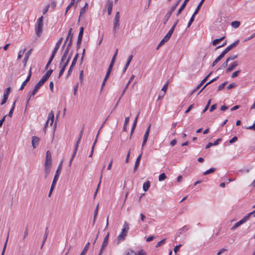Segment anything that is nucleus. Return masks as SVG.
Segmentation results:
<instances>
[{"mask_svg":"<svg viewBox=\"0 0 255 255\" xmlns=\"http://www.w3.org/2000/svg\"><path fill=\"white\" fill-rule=\"evenodd\" d=\"M63 161V160H61V162L60 163V164L58 167V168L56 170L55 174L53 180L52 181V184L51 186L50 190V191L49 193V195H48L49 197H50L51 196V194L53 189H54L55 185L56 184V183L59 179L60 174L62 170V166Z\"/></svg>","mask_w":255,"mask_h":255,"instance_id":"1","label":"nucleus"},{"mask_svg":"<svg viewBox=\"0 0 255 255\" xmlns=\"http://www.w3.org/2000/svg\"><path fill=\"white\" fill-rule=\"evenodd\" d=\"M120 12L118 11L116 12L113 23V32L115 36H116L118 33V31L120 29Z\"/></svg>","mask_w":255,"mask_h":255,"instance_id":"2","label":"nucleus"},{"mask_svg":"<svg viewBox=\"0 0 255 255\" xmlns=\"http://www.w3.org/2000/svg\"><path fill=\"white\" fill-rule=\"evenodd\" d=\"M44 83H45V82H44L42 79H40L39 80V81L37 83V84L36 85V86H35L32 92H29V97L28 99V100H27L26 108L28 106V105L29 104V102L31 99V97L32 96H34L36 94V93H37L38 90L40 89L41 86H42L44 84Z\"/></svg>","mask_w":255,"mask_h":255,"instance_id":"3","label":"nucleus"},{"mask_svg":"<svg viewBox=\"0 0 255 255\" xmlns=\"http://www.w3.org/2000/svg\"><path fill=\"white\" fill-rule=\"evenodd\" d=\"M173 31H172V29H170L166 35L164 37V38L161 40L159 44L157 47V49H158L160 46L164 44L165 42H167L169 39L170 38L172 34H173Z\"/></svg>","mask_w":255,"mask_h":255,"instance_id":"4","label":"nucleus"},{"mask_svg":"<svg viewBox=\"0 0 255 255\" xmlns=\"http://www.w3.org/2000/svg\"><path fill=\"white\" fill-rule=\"evenodd\" d=\"M78 57H79V54L78 53H77L75 55V57H74V58L72 60V63L70 65V67L68 71L67 75V77H68L69 75H71V73L72 72L73 68L76 63V62H77Z\"/></svg>","mask_w":255,"mask_h":255,"instance_id":"5","label":"nucleus"},{"mask_svg":"<svg viewBox=\"0 0 255 255\" xmlns=\"http://www.w3.org/2000/svg\"><path fill=\"white\" fill-rule=\"evenodd\" d=\"M44 165H48V166L52 165V157H51V153L49 150H47L46 153V158H45Z\"/></svg>","mask_w":255,"mask_h":255,"instance_id":"6","label":"nucleus"},{"mask_svg":"<svg viewBox=\"0 0 255 255\" xmlns=\"http://www.w3.org/2000/svg\"><path fill=\"white\" fill-rule=\"evenodd\" d=\"M109 236L110 233H108L106 236L105 237L99 255H101L103 252V250L107 247L109 241Z\"/></svg>","mask_w":255,"mask_h":255,"instance_id":"7","label":"nucleus"},{"mask_svg":"<svg viewBox=\"0 0 255 255\" xmlns=\"http://www.w3.org/2000/svg\"><path fill=\"white\" fill-rule=\"evenodd\" d=\"M10 92V87L7 88L4 90L3 95V99L0 103L1 105H3L4 104H5L6 102L7 99H8V94H9Z\"/></svg>","mask_w":255,"mask_h":255,"instance_id":"8","label":"nucleus"},{"mask_svg":"<svg viewBox=\"0 0 255 255\" xmlns=\"http://www.w3.org/2000/svg\"><path fill=\"white\" fill-rule=\"evenodd\" d=\"M72 31V28H70L69 30L68 34L66 38V41H68V40H69V43L68 44V45H69V46H71L72 45V39L74 34Z\"/></svg>","mask_w":255,"mask_h":255,"instance_id":"9","label":"nucleus"},{"mask_svg":"<svg viewBox=\"0 0 255 255\" xmlns=\"http://www.w3.org/2000/svg\"><path fill=\"white\" fill-rule=\"evenodd\" d=\"M54 112L52 111H51L49 115L48 120H47L46 123L45 124V126H46V127H47L49 121H50V126L52 125V124L53 123V121H54Z\"/></svg>","mask_w":255,"mask_h":255,"instance_id":"10","label":"nucleus"},{"mask_svg":"<svg viewBox=\"0 0 255 255\" xmlns=\"http://www.w3.org/2000/svg\"><path fill=\"white\" fill-rule=\"evenodd\" d=\"M113 6V1L112 0H108L107 2L106 6L107 7L108 13L109 15H110L112 13Z\"/></svg>","mask_w":255,"mask_h":255,"instance_id":"11","label":"nucleus"},{"mask_svg":"<svg viewBox=\"0 0 255 255\" xmlns=\"http://www.w3.org/2000/svg\"><path fill=\"white\" fill-rule=\"evenodd\" d=\"M238 65V63L237 61H235L232 64H230L228 68H227L226 70V72L227 73L233 71V69L236 68Z\"/></svg>","mask_w":255,"mask_h":255,"instance_id":"12","label":"nucleus"},{"mask_svg":"<svg viewBox=\"0 0 255 255\" xmlns=\"http://www.w3.org/2000/svg\"><path fill=\"white\" fill-rule=\"evenodd\" d=\"M68 63L69 62L66 61L65 62L63 63V64L61 66H60V67H61V68L59 73L58 78H60L61 76L62 75Z\"/></svg>","mask_w":255,"mask_h":255,"instance_id":"13","label":"nucleus"},{"mask_svg":"<svg viewBox=\"0 0 255 255\" xmlns=\"http://www.w3.org/2000/svg\"><path fill=\"white\" fill-rule=\"evenodd\" d=\"M39 140L40 138L39 137L35 136L32 137V146L34 148H36L38 146Z\"/></svg>","mask_w":255,"mask_h":255,"instance_id":"14","label":"nucleus"},{"mask_svg":"<svg viewBox=\"0 0 255 255\" xmlns=\"http://www.w3.org/2000/svg\"><path fill=\"white\" fill-rule=\"evenodd\" d=\"M127 236L126 234H123L121 232V233L117 236V244H119L120 242L124 241Z\"/></svg>","mask_w":255,"mask_h":255,"instance_id":"15","label":"nucleus"},{"mask_svg":"<svg viewBox=\"0 0 255 255\" xmlns=\"http://www.w3.org/2000/svg\"><path fill=\"white\" fill-rule=\"evenodd\" d=\"M32 51V49H29L25 54L24 59L22 60V63L24 64V66H25L28 60L29 57V56L30 55L31 52Z\"/></svg>","mask_w":255,"mask_h":255,"instance_id":"16","label":"nucleus"},{"mask_svg":"<svg viewBox=\"0 0 255 255\" xmlns=\"http://www.w3.org/2000/svg\"><path fill=\"white\" fill-rule=\"evenodd\" d=\"M247 221L246 220V219H245L244 217L240 221H239V222H237L234 225V226H233L231 228V230H235V229H236L237 228H238V227H239L240 225H241L242 224L245 223V222H246Z\"/></svg>","mask_w":255,"mask_h":255,"instance_id":"17","label":"nucleus"},{"mask_svg":"<svg viewBox=\"0 0 255 255\" xmlns=\"http://www.w3.org/2000/svg\"><path fill=\"white\" fill-rule=\"evenodd\" d=\"M189 0H184L183 3L181 5V6L180 7V8H179L177 12V13H176V15L177 16H178V15H179L180 14V13H181L182 11L185 8V7L186 6L187 3L189 1Z\"/></svg>","mask_w":255,"mask_h":255,"instance_id":"18","label":"nucleus"},{"mask_svg":"<svg viewBox=\"0 0 255 255\" xmlns=\"http://www.w3.org/2000/svg\"><path fill=\"white\" fill-rule=\"evenodd\" d=\"M129 227L128 223L125 221L123 226V228L122 230L121 233L123 234H126L127 235V233L128 232V231L129 230Z\"/></svg>","mask_w":255,"mask_h":255,"instance_id":"19","label":"nucleus"},{"mask_svg":"<svg viewBox=\"0 0 255 255\" xmlns=\"http://www.w3.org/2000/svg\"><path fill=\"white\" fill-rule=\"evenodd\" d=\"M239 43V40H237L236 41H235L234 43H233L232 44L230 45L229 46H228L225 49L224 51L227 53L230 50H231L233 48L236 46Z\"/></svg>","mask_w":255,"mask_h":255,"instance_id":"20","label":"nucleus"},{"mask_svg":"<svg viewBox=\"0 0 255 255\" xmlns=\"http://www.w3.org/2000/svg\"><path fill=\"white\" fill-rule=\"evenodd\" d=\"M42 26L43 24H37V25L35 27V33L38 36H39L42 33Z\"/></svg>","mask_w":255,"mask_h":255,"instance_id":"21","label":"nucleus"},{"mask_svg":"<svg viewBox=\"0 0 255 255\" xmlns=\"http://www.w3.org/2000/svg\"><path fill=\"white\" fill-rule=\"evenodd\" d=\"M63 37H61L59 40L57 42V43H56V45L55 46V47L54 48V49L52 51H53L54 52H56L57 53L58 49L60 47V46L63 41Z\"/></svg>","mask_w":255,"mask_h":255,"instance_id":"22","label":"nucleus"},{"mask_svg":"<svg viewBox=\"0 0 255 255\" xmlns=\"http://www.w3.org/2000/svg\"><path fill=\"white\" fill-rule=\"evenodd\" d=\"M51 166L44 165V178L46 179L48 177L50 170Z\"/></svg>","mask_w":255,"mask_h":255,"instance_id":"23","label":"nucleus"},{"mask_svg":"<svg viewBox=\"0 0 255 255\" xmlns=\"http://www.w3.org/2000/svg\"><path fill=\"white\" fill-rule=\"evenodd\" d=\"M219 78V77L217 76L216 77V78H214L213 79H212V80L210 81L209 82H207L204 86V87L201 89V90L199 91V92L198 93V95L200 93H201L203 90L208 86L209 85V84L212 83L213 82L216 81Z\"/></svg>","mask_w":255,"mask_h":255,"instance_id":"24","label":"nucleus"},{"mask_svg":"<svg viewBox=\"0 0 255 255\" xmlns=\"http://www.w3.org/2000/svg\"><path fill=\"white\" fill-rule=\"evenodd\" d=\"M139 112H138V113L137 114L136 117H135V120L134 121V122L133 123V125H132V128H131V133H133L134 130V129L135 128V127L136 126V124H137V119L138 118V116H139Z\"/></svg>","mask_w":255,"mask_h":255,"instance_id":"25","label":"nucleus"},{"mask_svg":"<svg viewBox=\"0 0 255 255\" xmlns=\"http://www.w3.org/2000/svg\"><path fill=\"white\" fill-rule=\"evenodd\" d=\"M90 245V243H87L85 246L84 247L82 252H81L80 255H86V253H87V252L88 250V248H89V246Z\"/></svg>","mask_w":255,"mask_h":255,"instance_id":"26","label":"nucleus"},{"mask_svg":"<svg viewBox=\"0 0 255 255\" xmlns=\"http://www.w3.org/2000/svg\"><path fill=\"white\" fill-rule=\"evenodd\" d=\"M225 38V36H223L221 37L220 38L216 39L213 41V45L214 46H216L217 44H218L222 40H223Z\"/></svg>","mask_w":255,"mask_h":255,"instance_id":"27","label":"nucleus"},{"mask_svg":"<svg viewBox=\"0 0 255 255\" xmlns=\"http://www.w3.org/2000/svg\"><path fill=\"white\" fill-rule=\"evenodd\" d=\"M83 131H84V127H83V128H81V131L80 132V134L79 135V137L76 141V143L77 144L79 145L80 141H81V138H82V135H83Z\"/></svg>","mask_w":255,"mask_h":255,"instance_id":"28","label":"nucleus"},{"mask_svg":"<svg viewBox=\"0 0 255 255\" xmlns=\"http://www.w3.org/2000/svg\"><path fill=\"white\" fill-rule=\"evenodd\" d=\"M150 187V182L149 181H146L145 182H144L143 183V190L144 191H146L148 190V189H149Z\"/></svg>","mask_w":255,"mask_h":255,"instance_id":"29","label":"nucleus"},{"mask_svg":"<svg viewBox=\"0 0 255 255\" xmlns=\"http://www.w3.org/2000/svg\"><path fill=\"white\" fill-rule=\"evenodd\" d=\"M171 13L168 12L164 16V19H163V24H166L167 21L168 20V19L170 18Z\"/></svg>","mask_w":255,"mask_h":255,"instance_id":"30","label":"nucleus"},{"mask_svg":"<svg viewBox=\"0 0 255 255\" xmlns=\"http://www.w3.org/2000/svg\"><path fill=\"white\" fill-rule=\"evenodd\" d=\"M181 0H178L170 8V9L169 10V12L171 13V14L172 12L175 10L176 7L178 5L179 3L180 2Z\"/></svg>","mask_w":255,"mask_h":255,"instance_id":"31","label":"nucleus"},{"mask_svg":"<svg viewBox=\"0 0 255 255\" xmlns=\"http://www.w3.org/2000/svg\"><path fill=\"white\" fill-rule=\"evenodd\" d=\"M16 101V100H15V101L13 102V104H12V106H11V109H10V111H9V113H8V116L10 118H11V117H12V116L13 112L14 109V108H15V105Z\"/></svg>","mask_w":255,"mask_h":255,"instance_id":"32","label":"nucleus"},{"mask_svg":"<svg viewBox=\"0 0 255 255\" xmlns=\"http://www.w3.org/2000/svg\"><path fill=\"white\" fill-rule=\"evenodd\" d=\"M240 25V22L239 21H234L232 22L231 25L233 27L237 28L239 27Z\"/></svg>","mask_w":255,"mask_h":255,"instance_id":"33","label":"nucleus"},{"mask_svg":"<svg viewBox=\"0 0 255 255\" xmlns=\"http://www.w3.org/2000/svg\"><path fill=\"white\" fill-rule=\"evenodd\" d=\"M87 6H88V3H86L84 6H83V7H82L81 8L80 11V15H79V20H80L81 16L85 12V8Z\"/></svg>","mask_w":255,"mask_h":255,"instance_id":"34","label":"nucleus"},{"mask_svg":"<svg viewBox=\"0 0 255 255\" xmlns=\"http://www.w3.org/2000/svg\"><path fill=\"white\" fill-rule=\"evenodd\" d=\"M84 29L83 27H80L78 39H82V37H83V33H84Z\"/></svg>","mask_w":255,"mask_h":255,"instance_id":"35","label":"nucleus"},{"mask_svg":"<svg viewBox=\"0 0 255 255\" xmlns=\"http://www.w3.org/2000/svg\"><path fill=\"white\" fill-rule=\"evenodd\" d=\"M78 147H79V145L76 144L75 145V148L74 149L73 153L72 155L71 158V159H72V160H73L74 158L75 157L76 154L77 153V151L78 150Z\"/></svg>","mask_w":255,"mask_h":255,"instance_id":"36","label":"nucleus"},{"mask_svg":"<svg viewBox=\"0 0 255 255\" xmlns=\"http://www.w3.org/2000/svg\"><path fill=\"white\" fill-rule=\"evenodd\" d=\"M98 209H99V204H98L97 206H96V209L95 210V211H94L93 224H94V223L95 222V220H96V217H97V216L98 215Z\"/></svg>","mask_w":255,"mask_h":255,"instance_id":"37","label":"nucleus"},{"mask_svg":"<svg viewBox=\"0 0 255 255\" xmlns=\"http://www.w3.org/2000/svg\"><path fill=\"white\" fill-rule=\"evenodd\" d=\"M26 49L24 48L23 50H20L18 53L17 59H20L22 58L23 54L25 52Z\"/></svg>","mask_w":255,"mask_h":255,"instance_id":"38","label":"nucleus"},{"mask_svg":"<svg viewBox=\"0 0 255 255\" xmlns=\"http://www.w3.org/2000/svg\"><path fill=\"white\" fill-rule=\"evenodd\" d=\"M205 0H201L200 3H199L198 5L197 6V8L195 9V13H198L199 10L200 9L203 2H204Z\"/></svg>","mask_w":255,"mask_h":255,"instance_id":"39","label":"nucleus"},{"mask_svg":"<svg viewBox=\"0 0 255 255\" xmlns=\"http://www.w3.org/2000/svg\"><path fill=\"white\" fill-rule=\"evenodd\" d=\"M48 234H49L48 229L47 227L46 228L45 232V234L44 235V237H43V241H43V243H45V241H46V239H47V237L48 236Z\"/></svg>","mask_w":255,"mask_h":255,"instance_id":"40","label":"nucleus"},{"mask_svg":"<svg viewBox=\"0 0 255 255\" xmlns=\"http://www.w3.org/2000/svg\"><path fill=\"white\" fill-rule=\"evenodd\" d=\"M215 170H216V169L215 168H211L209 170H207V171L204 172L203 173V175H206L209 174L210 173H212L214 172Z\"/></svg>","mask_w":255,"mask_h":255,"instance_id":"41","label":"nucleus"},{"mask_svg":"<svg viewBox=\"0 0 255 255\" xmlns=\"http://www.w3.org/2000/svg\"><path fill=\"white\" fill-rule=\"evenodd\" d=\"M129 117H126L125 119V124L123 127V131H126L127 129V126L129 122Z\"/></svg>","mask_w":255,"mask_h":255,"instance_id":"42","label":"nucleus"},{"mask_svg":"<svg viewBox=\"0 0 255 255\" xmlns=\"http://www.w3.org/2000/svg\"><path fill=\"white\" fill-rule=\"evenodd\" d=\"M229 61H227V59L222 64V65L218 69V70L225 68L228 64Z\"/></svg>","mask_w":255,"mask_h":255,"instance_id":"43","label":"nucleus"},{"mask_svg":"<svg viewBox=\"0 0 255 255\" xmlns=\"http://www.w3.org/2000/svg\"><path fill=\"white\" fill-rule=\"evenodd\" d=\"M166 176L165 174L164 173H162L159 175V177H158V180H159V181H161L165 180L166 179Z\"/></svg>","mask_w":255,"mask_h":255,"instance_id":"44","label":"nucleus"},{"mask_svg":"<svg viewBox=\"0 0 255 255\" xmlns=\"http://www.w3.org/2000/svg\"><path fill=\"white\" fill-rule=\"evenodd\" d=\"M255 214V210H254L253 211L249 213V214H248L247 215H246L244 218L245 219H246L247 221H248L250 219V217H251V216H252V215H254Z\"/></svg>","mask_w":255,"mask_h":255,"instance_id":"45","label":"nucleus"},{"mask_svg":"<svg viewBox=\"0 0 255 255\" xmlns=\"http://www.w3.org/2000/svg\"><path fill=\"white\" fill-rule=\"evenodd\" d=\"M166 239H164L158 242L155 246L156 248H158L161 245H163L165 243Z\"/></svg>","mask_w":255,"mask_h":255,"instance_id":"46","label":"nucleus"},{"mask_svg":"<svg viewBox=\"0 0 255 255\" xmlns=\"http://www.w3.org/2000/svg\"><path fill=\"white\" fill-rule=\"evenodd\" d=\"M227 82H225L224 83H222V84L220 85L218 87V91H221L222 89H223L226 86V85L227 84Z\"/></svg>","mask_w":255,"mask_h":255,"instance_id":"47","label":"nucleus"},{"mask_svg":"<svg viewBox=\"0 0 255 255\" xmlns=\"http://www.w3.org/2000/svg\"><path fill=\"white\" fill-rule=\"evenodd\" d=\"M67 56V54L63 53L60 62V66H61L63 64V63L65 62L64 61L65 60Z\"/></svg>","mask_w":255,"mask_h":255,"instance_id":"48","label":"nucleus"},{"mask_svg":"<svg viewBox=\"0 0 255 255\" xmlns=\"http://www.w3.org/2000/svg\"><path fill=\"white\" fill-rule=\"evenodd\" d=\"M102 178V174H101V175L99 183V184H98V187H97V189H96V192H95V194H94V198H95L96 197V195H97V192H98V189H99V187H100V184H101V183Z\"/></svg>","mask_w":255,"mask_h":255,"instance_id":"49","label":"nucleus"},{"mask_svg":"<svg viewBox=\"0 0 255 255\" xmlns=\"http://www.w3.org/2000/svg\"><path fill=\"white\" fill-rule=\"evenodd\" d=\"M237 57H238V55H231V56H230V57H229L227 59V61L229 62L230 61L236 59Z\"/></svg>","mask_w":255,"mask_h":255,"instance_id":"50","label":"nucleus"},{"mask_svg":"<svg viewBox=\"0 0 255 255\" xmlns=\"http://www.w3.org/2000/svg\"><path fill=\"white\" fill-rule=\"evenodd\" d=\"M142 152L137 156L135 164H139L141 160V156H142Z\"/></svg>","mask_w":255,"mask_h":255,"instance_id":"51","label":"nucleus"},{"mask_svg":"<svg viewBox=\"0 0 255 255\" xmlns=\"http://www.w3.org/2000/svg\"><path fill=\"white\" fill-rule=\"evenodd\" d=\"M244 128L248 129L255 130V123L252 126L250 127H245Z\"/></svg>","mask_w":255,"mask_h":255,"instance_id":"52","label":"nucleus"},{"mask_svg":"<svg viewBox=\"0 0 255 255\" xmlns=\"http://www.w3.org/2000/svg\"><path fill=\"white\" fill-rule=\"evenodd\" d=\"M240 72L241 71L240 70H238V71H236L233 72L232 74L231 77L232 78H234L236 77L237 76H238V75L239 74Z\"/></svg>","mask_w":255,"mask_h":255,"instance_id":"53","label":"nucleus"},{"mask_svg":"<svg viewBox=\"0 0 255 255\" xmlns=\"http://www.w3.org/2000/svg\"><path fill=\"white\" fill-rule=\"evenodd\" d=\"M49 77L50 76L45 73L41 79L45 82Z\"/></svg>","mask_w":255,"mask_h":255,"instance_id":"54","label":"nucleus"},{"mask_svg":"<svg viewBox=\"0 0 255 255\" xmlns=\"http://www.w3.org/2000/svg\"><path fill=\"white\" fill-rule=\"evenodd\" d=\"M236 84L234 83H231L230 84H229L227 87V89H228V90H230V89H231L232 88H235L236 87Z\"/></svg>","mask_w":255,"mask_h":255,"instance_id":"55","label":"nucleus"},{"mask_svg":"<svg viewBox=\"0 0 255 255\" xmlns=\"http://www.w3.org/2000/svg\"><path fill=\"white\" fill-rule=\"evenodd\" d=\"M82 39H77V45H76V48H77V50L78 49H79L80 47V45H81V43H82Z\"/></svg>","mask_w":255,"mask_h":255,"instance_id":"56","label":"nucleus"},{"mask_svg":"<svg viewBox=\"0 0 255 255\" xmlns=\"http://www.w3.org/2000/svg\"><path fill=\"white\" fill-rule=\"evenodd\" d=\"M126 255H135V253L133 250H129L126 253Z\"/></svg>","mask_w":255,"mask_h":255,"instance_id":"57","label":"nucleus"},{"mask_svg":"<svg viewBox=\"0 0 255 255\" xmlns=\"http://www.w3.org/2000/svg\"><path fill=\"white\" fill-rule=\"evenodd\" d=\"M132 57H133L132 55H129L128 56V60H127V63L126 64L127 65V66H129V64H130L132 59Z\"/></svg>","mask_w":255,"mask_h":255,"instance_id":"58","label":"nucleus"},{"mask_svg":"<svg viewBox=\"0 0 255 255\" xmlns=\"http://www.w3.org/2000/svg\"><path fill=\"white\" fill-rule=\"evenodd\" d=\"M221 59L218 57L212 63V66L213 67L215 66L220 61Z\"/></svg>","mask_w":255,"mask_h":255,"instance_id":"59","label":"nucleus"},{"mask_svg":"<svg viewBox=\"0 0 255 255\" xmlns=\"http://www.w3.org/2000/svg\"><path fill=\"white\" fill-rule=\"evenodd\" d=\"M168 81L167 82V83L163 86L161 90L164 91L163 93H165L167 89V87H168Z\"/></svg>","mask_w":255,"mask_h":255,"instance_id":"60","label":"nucleus"},{"mask_svg":"<svg viewBox=\"0 0 255 255\" xmlns=\"http://www.w3.org/2000/svg\"><path fill=\"white\" fill-rule=\"evenodd\" d=\"M43 16H40L37 20V24H43Z\"/></svg>","mask_w":255,"mask_h":255,"instance_id":"61","label":"nucleus"},{"mask_svg":"<svg viewBox=\"0 0 255 255\" xmlns=\"http://www.w3.org/2000/svg\"><path fill=\"white\" fill-rule=\"evenodd\" d=\"M217 108V104L212 105L209 109L210 112H212L214 110Z\"/></svg>","mask_w":255,"mask_h":255,"instance_id":"62","label":"nucleus"},{"mask_svg":"<svg viewBox=\"0 0 255 255\" xmlns=\"http://www.w3.org/2000/svg\"><path fill=\"white\" fill-rule=\"evenodd\" d=\"M238 140V137L235 136H234L230 140L229 142L232 144Z\"/></svg>","mask_w":255,"mask_h":255,"instance_id":"63","label":"nucleus"},{"mask_svg":"<svg viewBox=\"0 0 255 255\" xmlns=\"http://www.w3.org/2000/svg\"><path fill=\"white\" fill-rule=\"evenodd\" d=\"M189 229V227L188 226H184L182 228L180 229V231L182 232H185L187 231Z\"/></svg>","mask_w":255,"mask_h":255,"instance_id":"64","label":"nucleus"}]
</instances>
